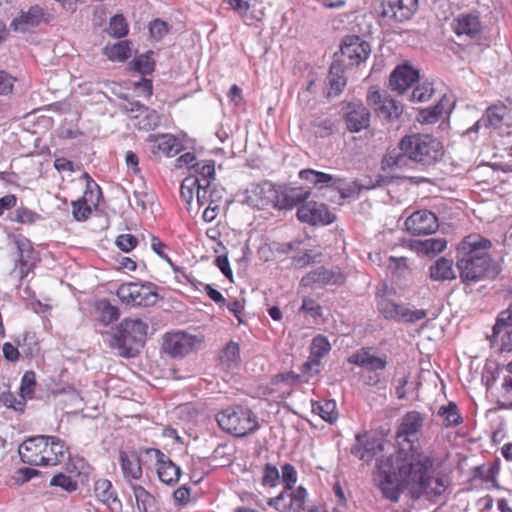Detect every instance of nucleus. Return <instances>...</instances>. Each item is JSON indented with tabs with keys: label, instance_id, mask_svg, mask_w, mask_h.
Instances as JSON below:
<instances>
[{
	"label": "nucleus",
	"instance_id": "obj_1",
	"mask_svg": "<svg viewBox=\"0 0 512 512\" xmlns=\"http://www.w3.org/2000/svg\"><path fill=\"white\" fill-rule=\"evenodd\" d=\"M410 471L408 489L414 499L425 498L433 503L445 502L448 494L449 481L445 476L432 475L434 461L423 453L410 455Z\"/></svg>",
	"mask_w": 512,
	"mask_h": 512
},
{
	"label": "nucleus",
	"instance_id": "obj_2",
	"mask_svg": "<svg viewBox=\"0 0 512 512\" xmlns=\"http://www.w3.org/2000/svg\"><path fill=\"white\" fill-rule=\"evenodd\" d=\"M490 247L491 242L478 234L468 235L458 244L456 266L464 283L484 278L491 265Z\"/></svg>",
	"mask_w": 512,
	"mask_h": 512
},
{
	"label": "nucleus",
	"instance_id": "obj_3",
	"mask_svg": "<svg viewBox=\"0 0 512 512\" xmlns=\"http://www.w3.org/2000/svg\"><path fill=\"white\" fill-rule=\"evenodd\" d=\"M410 455L401 448L395 455L382 457L377 461L376 481L382 495L393 502L399 500L401 495V482L408 487V475L410 471Z\"/></svg>",
	"mask_w": 512,
	"mask_h": 512
},
{
	"label": "nucleus",
	"instance_id": "obj_4",
	"mask_svg": "<svg viewBox=\"0 0 512 512\" xmlns=\"http://www.w3.org/2000/svg\"><path fill=\"white\" fill-rule=\"evenodd\" d=\"M23 463L32 466H55L68 454L65 442L57 436L37 435L27 438L18 448Z\"/></svg>",
	"mask_w": 512,
	"mask_h": 512
},
{
	"label": "nucleus",
	"instance_id": "obj_5",
	"mask_svg": "<svg viewBox=\"0 0 512 512\" xmlns=\"http://www.w3.org/2000/svg\"><path fill=\"white\" fill-rule=\"evenodd\" d=\"M148 325L138 318H125L113 333L110 346L118 350L119 355L132 357L145 341Z\"/></svg>",
	"mask_w": 512,
	"mask_h": 512
},
{
	"label": "nucleus",
	"instance_id": "obj_6",
	"mask_svg": "<svg viewBox=\"0 0 512 512\" xmlns=\"http://www.w3.org/2000/svg\"><path fill=\"white\" fill-rule=\"evenodd\" d=\"M401 149L411 160L430 166L441 160L444 150L441 142L428 134H413L401 139Z\"/></svg>",
	"mask_w": 512,
	"mask_h": 512
},
{
	"label": "nucleus",
	"instance_id": "obj_7",
	"mask_svg": "<svg viewBox=\"0 0 512 512\" xmlns=\"http://www.w3.org/2000/svg\"><path fill=\"white\" fill-rule=\"evenodd\" d=\"M340 52V58L335 61L352 69L367 61L371 54V45L358 35H346L341 41Z\"/></svg>",
	"mask_w": 512,
	"mask_h": 512
},
{
	"label": "nucleus",
	"instance_id": "obj_8",
	"mask_svg": "<svg viewBox=\"0 0 512 512\" xmlns=\"http://www.w3.org/2000/svg\"><path fill=\"white\" fill-rule=\"evenodd\" d=\"M116 295L122 303L133 306H152L158 301L155 286L149 282L124 283L118 287Z\"/></svg>",
	"mask_w": 512,
	"mask_h": 512
},
{
	"label": "nucleus",
	"instance_id": "obj_9",
	"mask_svg": "<svg viewBox=\"0 0 512 512\" xmlns=\"http://www.w3.org/2000/svg\"><path fill=\"white\" fill-rule=\"evenodd\" d=\"M423 424L424 416L418 411H410L403 416L396 433V441L399 446L397 451L405 448L407 453H421L415 448L414 443L418 440Z\"/></svg>",
	"mask_w": 512,
	"mask_h": 512
},
{
	"label": "nucleus",
	"instance_id": "obj_10",
	"mask_svg": "<svg viewBox=\"0 0 512 512\" xmlns=\"http://www.w3.org/2000/svg\"><path fill=\"white\" fill-rule=\"evenodd\" d=\"M258 427L256 416L247 408L237 406L232 411L226 409V432L237 437L245 436Z\"/></svg>",
	"mask_w": 512,
	"mask_h": 512
},
{
	"label": "nucleus",
	"instance_id": "obj_11",
	"mask_svg": "<svg viewBox=\"0 0 512 512\" xmlns=\"http://www.w3.org/2000/svg\"><path fill=\"white\" fill-rule=\"evenodd\" d=\"M276 188L277 186L270 181L253 183L245 190L243 198L239 201L257 209L274 207Z\"/></svg>",
	"mask_w": 512,
	"mask_h": 512
},
{
	"label": "nucleus",
	"instance_id": "obj_12",
	"mask_svg": "<svg viewBox=\"0 0 512 512\" xmlns=\"http://www.w3.org/2000/svg\"><path fill=\"white\" fill-rule=\"evenodd\" d=\"M308 493L303 486L295 490L283 489L276 497L267 500V504L278 512H304Z\"/></svg>",
	"mask_w": 512,
	"mask_h": 512
},
{
	"label": "nucleus",
	"instance_id": "obj_13",
	"mask_svg": "<svg viewBox=\"0 0 512 512\" xmlns=\"http://www.w3.org/2000/svg\"><path fill=\"white\" fill-rule=\"evenodd\" d=\"M200 344L201 339L197 336L179 331L165 335L163 349L172 357H183Z\"/></svg>",
	"mask_w": 512,
	"mask_h": 512
},
{
	"label": "nucleus",
	"instance_id": "obj_14",
	"mask_svg": "<svg viewBox=\"0 0 512 512\" xmlns=\"http://www.w3.org/2000/svg\"><path fill=\"white\" fill-rule=\"evenodd\" d=\"M145 452L150 458L155 459L157 475L162 483L173 486L179 482L181 468L173 463L165 453L157 448H148Z\"/></svg>",
	"mask_w": 512,
	"mask_h": 512
},
{
	"label": "nucleus",
	"instance_id": "obj_15",
	"mask_svg": "<svg viewBox=\"0 0 512 512\" xmlns=\"http://www.w3.org/2000/svg\"><path fill=\"white\" fill-rule=\"evenodd\" d=\"M193 174L189 177H195L199 180L200 190L197 191V209L206 203V200L212 196L211 184L215 177V167L212 161L198 162L193 165Z\"/></svg>",
	"mask_w": 512,
	"mask_h": 512
},
{
	"label": "nucleus",
	"instance_id": "obj_16",
	"mask_svg": "<svg viewBox=\"0 0 512 512\" xmlns=\"http://www.w3.org/2000/svg\"><path fill=\"white\" fill-rule=\"evenodd\" d=\"M405 227L413 235H428L439 227L437 216L429 210L413 212L406 220Z\"/></svg>",
	"mask_w": 512,
	"mask_h": 512
},
{
	"label": "nucleus",
	"instance_id": "obj_17",
	"mask_svg": "<svg viewBox=\"0 0 512 512\" xmlns=\"http://www.w3.org/2000/svg\"><path fill=\"white\" fill-rule=\"evenodd\" d=\"M296 215L299 221L311 225H328L335 219L334 214L329 211L325 204L317 202L300 206Z\"/></svg>",
	"mask_w": 512,
	"mask_h": 512
},
{
	"label": "nucleus",
	"instance_id": "obj_18",
	"mask_svg": "<svg viewBox=\"0 0 512 512\" xmlns=\"http://www.w3.org/2000/svg\"><path fill=\"white\" fill-rule=\"evenodd\" d=\"M383 16L397 22L409 19L417 9L418 0H382Z\"/></svg>",
	"mask_w": 512,
	"mask_h": 512
},
{
	"label": "nucleus",
	"instance_id": "obj_19",
	"mask_svg": "<svg viewBox=\"0 0 512 512\" xmlns=\"http://www.w3.org/2000/svg\"><path fill=\"white\" fill-rule=\"evenodd\" d=\"M482 22L477 13H462L454 19L453 30L457 36L477 39L482 31Z\"/></svg>",
	"mask_w": 512,
	"mask_h": 512
},
{
	"label": "nucleus",
	"instance_id": "obj_20",
	"mask_svg": "<svg viewBox=\"0 0 512 512\" xmlns=\"http://www.w3.org/2000/svg\"><path fill=\"white\" fill-rule=\"evenodd\" d=\"M310 193L301 188H284L277 186L276 199L274 207L278 210H291L295 206L303 203L309 197Z\"/></svg>",
	"mask_w": 512,
	"mask_h": 512
},
{
	"label": "nucleus",
	"instance_id": "obj_21",
	"mask_svg": "<svg viewBox=\"0 0 512 512\" xmlns=\"http://www.w3.org/2000/svg\"><path fill=\"white\" fill-rule=\"evenodd\" d=\"M95 498L109 508L112 512L122 508V502L119 499L116 490L110 480L99 478L95 480L93 486Z\"/></svg>",
	"mask_w": 512,
	"mask_h": 512
},
{
	"label": "nucleus",
	"instance_id": "obj_22",
	"mask_svg": "<svg viewBox=\"0 0 512 512\" xmlns=\"http://www.w3.org/2000/svg\"><path fill=\"white\" fill-rule=\"evenodd\" d=\"M345 122L350 132L357 133L370 125V112L361 103H350L347 106Z\"/></svg>",
	"mask_w": 512,
	"mask_h": 512
},
{
	"label": "nucleus",
	"instance_id": "obj_23",
	"mask_svg": "<svg viewBox=\"0 0 512 512\" xmlns=\"http://www.w3.org/2000/svg\"><path fill=\"white\" fill-rule=\"evenodd\" d=\"M418 79V70L414 69L410 65L404 64L402 66H398L392 72L389 82L392 90L398 92L399 94H402L407 89H409L416 81H418Z\"/></svg>",
	"mask_w": 512,
	"mask_h": 512
},
{
	"label": "nucleus",
	"instance_id": "obj_24",
	"mask_svg": "<svg viewBox=\"0 0 512 512\" xmlns=\"http://www.w3.org/2000/svg\"><path fill=\"white\" fill-rule=\"evenodd\" d=\"M344 281V277L340 272L318 267L317 269L305 275L301 283L303 286L311 287L317 285L319 287L325 285H338Z\"/></svg>",
	"mask_w": 512,
	"mask_h": 512
},
{
	"label": "nucleus",
	"instance_id": "obj_25",
	"mask_svg": "<svg viewBox=\"0 0 512 512\" xmlns=\"http://www.w3.org/2000/svg\"><path fill=\"white\" fill-rule=\"evenodd\" d=\"M44 10L39 5L31 6L27 11H22L14 18L10 27L15 32L25 33L31 28L37 27L44 20Z\"/></svg>",
	"mask_w": 512,
	"mask_h": 512
},
{
	"label": "nucleus",
	"instance_id": "obj_26",
	"mask_svg": "<svg viewBox=\"0 0 512 512\" xmlns=\"http://www.w3.org/2000/svg\"><path fill=\"white\" fill-rule=\"evenodd\" d=\"M349 363L370 371L384 370L387 366L386 356L379 357L372 353L371 348H361L348 358Z\"/></svg>",
	"mask_w": 512,
	"mask_h": 512
},
{
	"label": "nucleus",
	"instance_id": "obj_27",
	"mask_svg": "<svg viewBox=\"0 0 512 512\" xmlns=\"http://www.w3.org/2000/svg\"><path fill=\"white\" fill-rule=\"evenodd\" d=\"M330 349V342L325 336H316L311 343L310 356L302 365V372L306 373L314 370L317 373L321 359L330 351Z\"/></svg>",
	"mask_w": 512,
	"mask_h": 512
},
{
	"label": "nucleus",
	"instance_id": "obj_28",
	"mask_svg": "<svg viewBox=\"0 0 512 512\" xmlns=\"http://www.w3.org/2000/svg\"><path fill=\"white\" fill-rule=\"evenodd\" d=\"M382 450L383 444L381 441L376 439L367 440L366 435L357 434L356 444L352 447L351 453L360 460L369 463Z\"/></svg>",
	"mask_w": 512,
	"mask_h": 512
},
{
	"label": "nucleus",
	"instance_id": "obj_29",
	"mask_svg": "<svg viewBox=\"0 0 512 512\" xmlns=\"http://www.w3.org/2000/svg\"><path fill=\"white\" fill-rule=\"evenodd\" d=\"M16 244L19 254V272L21 277L24 278L33 269L39 258L37 252L34 250L31 242L28 239H19L17 240Z\"/></svg>",
	"mask_w": 512,
	"mask_h": 512
},
{
	"label": "nucleus",
	"instance_id": "obj_30",
	"mask_svg": "<svg viewBox=\"0 0 512 512\" xmlns=\"http://www.w3.org/2000/svg\"><path fill=\"white\" fill-rule=\"evenodd\" d=\"M507 108L504 105H494L487 108L483 116L470 128L467 133L477 132L481 127L498 128L507 116Z\"/></svg>",
	"mask_w": 512,
	"mask_h": 512
},
{
	"label": "nucleus",
	"instance_id": "obj_31",
	"mask_svg": "<svg viewBox=\"0 0 512 512\" xmlns=\"http://www.w3.org/2000/svg\"><path fill=\"white\" fill-rule=\"evenodd\" d=\"M148 141L152 143L154 153H162L168 157L175 156L182 149V145L178 139L171 134H151L148 137Z\"/></svg>",
	"mask_w": 512,
	"mask_h": 512
},
{
	"label": "nucleus",
	"instance_id": "obj_32",
	"mask_svg": "<svg viewBox=\"0 0 512 512\" xmlns=\"http://www.w3.org/2000/svg\"><path fill=\"white\" fill-rule=\"evenodd\" d=\"M350 70V68H346L340 62L334 61L329 70V74L327 77L328 80V96L334 97L337 96L343 88L346 86L347 77L346 73Z\"/></svg>",
	"mask_w": 512,
	"mask_h": 512
},
{
	"label": "nucleus",
	"instance_id": "obj_33",
	"mask_svg": "<svg viewBox=\"0 0 512 512\" xmlns=\"http://www.w3.org/2000/svg\"><path fill=\"white\" fill-rule=\"evenodd\" d=\"M119 461L127 484L129 486L130 484H136L134 481L141 479L143 475L140 459L137 456H130L126 452H121Z\"/></svg>",
	"mask_w": 512,
	"mask_h": 512
},
{
	"label": "nucleus",
	"instance_id": "obj_34",
	"mask_svg": "<svg viewBox=\"0 0 512 512\" xmlns=\"http://www.w3.org/2000/svg\"><path fill=\"white\" fill-rule=\"evenodd\" d=\"M206 235L208 238V247L217 254L215 263L222 274H224V254H220L221 250L224 248L222 242V229L219 224L214 227H210L206 231Z\"/></svg>",
	"mask_w": 512,
	"mask_h": 512
},
{
	"label": "nucleus",
	"instance_id": "obj_35",
	"mask_svg": "<svg viewBox=\"0 0 512 512\" xmlns=\"http://www.w3.org/2000/svg\"><path fill=\"white\" fill-rule=\"evenodd\" d=\"M430 278L434 281H447L456 278L453 261L441 257L430 266Z\"/></svg>",
	"mask_w": 512,
	"mask_h": 512
},
{
	"label": "nucleus",
	"instance_id": "obj_36",
	"mask_svg": "<svg viewBox=\"0 0 512 512\" xmlns=\"http://www.w3.org/2000/svg\"><path fill=\"white\" fill-rule=\"evenodd\" d=\"M136 506L139 512H153L156 504L155 497L139 484H130Z\"/></svg>",
	"mask_w": 512,
	"mask_h": 512
},
{
	"label": "nucleus",
	"instance_id": "obj_37",
	"mask_svg": "<svg viewBox=\"0 0 512 512\" xmlns=\"http://www.w3.org/2000/svg\"><path fill=\"white\" fill-rule=\"evenodd\" d=\"M97 320L104 326H108L119 317V309L107 299H100L95 306Z\"/></svg>",
	"mask_w": 512,
	"mask_h": 512
},
{
	"label": "nucleus",
	"instance_id": "obj_38",
	"mask_svg": "<svg viewBox=\"0 0 512 512\" xmlns=\"http://www.w3.org/2000/svg\"><path fill=\"white\" fill-rule=\"evenodd\" d=\"M411 158L401 149V142L399 143L398 148H393L389 150L383 159V165L386 168H399L405 169L410 166Z\"/></svg>",
	"mask_w": 512,
	"mask_h": 512
},
{
	"label": "nucleus",
	"instance_id": "obj_39",
	"mask_svg": "<svg viewBox=\"0 0 512 512\" xmlns=\"http://www.w3.org/2000/svg\"><path fill=\"white\" fill-rule=\"evenodd\" d=\"M447 246L445 238H428L424 240H417L413 243V248L425 255H436L441 253Z\"/></svg>",
	"mask_w": 512,
	"mask_h": 512
},
{
	"label": "nucleus",
	"instance_id": "obj_40",
	"mask_svg": "<svg viewBox=\"0 0 512 512\" xmlns=\"http://www.w3.org/2000/svg\"><path fill=\"white\" fill-rule=\"evenodd\" d=\"M512 332V303L497 317L492 328V338L496 339L501 333L509 335Z\"/></svg>",
	"mask_w": 512,
	"mask_h": 512
},
{
	"label": "nucleus",
	"instance_id": "obj_41",
	"mask_svg": "<svg viewBox=\"0 0 512 512\" xmlns=\"http://www.w3.org/2000/svg\"><path fill=\"white\" fill-rule=\"evenodd\" d=\"M437 415L443 418V425L445 427H454L462 422L461 414L454 402L441 406L438 409Z\"/></svg>",
	"mask_w": 512,
	"mask_h": 512
},
{
	"label": "nucleus",
	"instance_id": "obj_42",
	"mask_svg": "<svg viewBox=\"0 0 512 512\" xmlns=\"http://www.w3.org/2000/svg\"><path fill=\"white\" fill-rule=\"evenodd\" d=\"M312 411L330 424L335 422L338 417L336 411V402L334 400L315 402L312 404Z\"/></svg>",
	"mask_w": 512,
	"mask_h": 512
},
{
	"label": "nucleus",
	"instance_id": "obj_43",
	"mask_svg": "<svg viewBox=\"0 0 512 512\" xmlns=\"http://www.w3.org/2000/svg\"><path fill=\"white\" fill-rule=\"evenodd\" d=\"M200 190L199 180L195 177H185L181 183L180 196L182 200L187 204V210H192V200L194 194L197 195V191Z\"/></svg>",
	"mask_w": 512,
	"mask_h": 512
},
{
	"label": "nucleus",
	"instance_id": "obj_44",
	"mask_svg": "<svg viewBox=\"0 0 512 512\" xmlns=\"http://www.w3.org/2000/svg\"><path fill=\"white\" fill-rule=\"evenodd\" d=\"M131 111H139L140 115H144L143 118L138 122V125L142 129L151 130L159 124L158 114L155 111L149 110L139 102L132 104Z\"/></svg>",
	"mask_w": 512,
	"mask_h": 512
},
{
	"label": "nucleus",
	"instance_id": "obj_45",
	"mask_svg": "<svg viewBox=\"0 0 512 512\" xmlns=\"http://www.w3.org/2000/svg\"><path fill=\"white\" fill-rule=\"evenodd\" d=\"M375 110L377 111L379 116L388 120H392L401 115L402 106L398 101L394 99L384 98L382 104L375 107Z\"/></svg>",
	"mask_w": 512,
	"mask_h": 512
},
{
	"label": "nucleus",
	"instance_id": "obj_46",
	"mask_svg": "<svg viewBox=\"0 0 512 512\" xmlns=\"http://www.w3.org/2000/svg\"><path fill=\"white\" fill-rule=\"evenodd\" d=\"M378 310L385 319L400 321L403 305L397 304L388 299H381L378 303Z\"/></svg>",
	"mask_w": 512,
	"mask_h": 512
},
{
	"label": "nucleus",
	"instance_id": "obj_47",
	"mask_svg": "<svg viewBox=\"0 0 512 512\" xmlns=\"http://www.w3.org/2000/svg\"><path fill=\"white\" fill-rule=\"evenodd\" d=\"M106 56L112 61H125L130 56V47L127 42L121 41L105 48Z\"/></svg>",
	"mask_w": 512,
	"mask_h": 512
},
{
	"label": "nucleus",
	"instance_id": "obj_48",
	"mask_svg": "<svg viewBox=\"0 0 512 512\" xmlns=\"http://www.w3.org/2000/svg\"><path fill=\"white\" fill-rule=\"evenodd\" d=\"M130 65L132 70L142 75H148L154 71L155 63L149 54H141L135 57Z\"/></svg>",
	"mask_w": 512,
	"mask_h": 512
},
{
	"label": "nucleus",
	"instance_id": "obj_49",
	"mask_svg": "<svg viewBox=\"0 0 512 512\" xmlns=\"http://www.w3.org/2000/svg\"><path fill=\"white\" fill-rule=\"evenodd\" d=\"M241 363L239 344L233 341L226 344V370L239 369Z\"/></svg>",
	"mask_w": 512,
	"mask_h": 512
},
{
	"label": "nucleus",
	"instance_id": "obj_50",
	"mask_svg": "<svg viewBox=\"0 0 512 512\" xmlns=\"http://www.w3.org/2000/svg\"><path fill=\"white\" fill-rule=\"evenodd\" d=\"M128 33V24L121 14L114 15L109 22V34L115 38H122Z\"/></svg>",
	"mask_w": 512,
	"mask_h": 512
},
{
	"label": "nucleus",
	"instance_id": "obj_51",
	"mask_svg": "<svg viewBox=\"0 0 512 512\" xmlns=\"http://www.w3.org/2000/svg\"><path fill=\"white\" fill-rule=\"evenodd\" d=\"M10 219L13 222L30 225L39 220L40 215L28 208L20 207L13 212Z\"/></svg>",
	"mask_w": 512,
	"mask_h": 512
},
{
	"label": "nucleus",
	"instance_id": "obj_52",
	"mask_svg": "<svg viewBox=\"0 0 512 512\" xmlns=\"http://www.w3.org/2000/svg\"><path fill=\"white\" fill-rule=\"evenodd\" d=\"M443 113V105L439 102L436 105L423 109L419 113V120L422 123H436Z\"/></svg>",
	"mask_w": 512,
	"mask_h": 512
},
{
	"label": "nucleus",
	"instance_id": "obj_53",
	"mask_svg": "<svg viewBox=\"0 0 512 512\" xmlns=\"http://www.w3.org/2000/svg\"><path fill=\"white\" fill-rule=\"evenodd\" d=\"M50 485L60 487L67 492H74L78 488L77 482L63 473L54 475L50 480Z\"/></svg>",
	"mask_w": 512,
	"mask_h": 512
},
{
	"label": "nucleus",
	"instance_id": "obj_54",
	"mask_svg": "<svg viewBox=\"0 0 512 512\" xmlns=\"http://www.w3.org/2000/svg\"><path fill=\"white\" fill-rule=\"evenodd\" d=\"M191 284L194 286L196 290L199 292L205 293L211 300H213L215 303H222L224 302V298L220 291L215 289L212 285L203 283L200 281H192Z\"/></svg>",
	"mask_w": 512,
	"mask_h": 512
},
{
	"label": "nucleus",
	"instance_id": "obj_55",
	"mask_svg": "<svg viewBox=\"0 0 512 512\" xmlns=\"http://www.w3.org/2000/svg\"><path fill=\"white\" fill-rule=\"evenodd\" d=\"M36 385L35 373L27 371L21 379L20 392L22 398H32Z\"/></svg>",
	"mask_w": 512,
	"mask_h": 512
},
{
	"label": "nucleus",
	"instance_id": "obj_56",
	"mask_svg": "<svg viewBox=\"0 0 512 512\" xmlns=\"http://www.w3.org/2000/svg\"><path fill=\"white\" fill-rule=\"evenodd\" d=\"M299 312L307 314L314 320H317L322 316V307L315 300L311 298H304L302 305L299 308Z\"/></svg>",
	"mask_w": 512,
	"mask_h": 512
},
{
	"label": "nucleus",
	"instance_id": "obj_57",
	"mask_svg": "<svg viewBox=\"0 0 512 512\" xmlns=\"http://www.w3.org/2000/svg\"><path fill=\"white\" fill-rule=\"evenodd\" d=\"M280 474L276 466L266 463L263 468L262 484L275 487L279 483Z\"/></svg>",
	"mask_w": 512,
	"mask_h": 512
},
{
	"label": "nucleus",
	"instance_id": "obj_58",
	"mask_svg": "<svg viewBox=\"0 0 512 512\" xmlns=\"http://www.w3.org/2000/svg\"><path fill=\"white\" fill-rule=\"evenodd\" d=\"M408 259L406 257H389V268L398 277L405 278L409 273Z\"/></svg>",
	"mask_w": 512,
	"mask_h": 512
},
{
	"label": "nucleus",
	"instance_id": "obj_59",
	"mask_svg": "<svg viewBox=\"0 0 512 512\" xmlns=\"http://www.w3.org/2000/svg\"><path fill=\"white\" fill-rule=\"evenodd\" d=\"M434 92V89L432 87L431 83H423L420 86H417L412 91V101L413 102H425L428 101L432 94Z\"/></svg>",
	"mask_w": 512,
	"mask_h": 512
},
{
	"label": "nucleus",
	"instance_id": "obj_60",
	"mask_svg": "<svg viewBox=\"0 0 512 512\" xmlns=\"http://www.w3.org/2000/svg\"><path fill=\"white\" fill-rule=\"evenodd\" d=\"M282 480L285 484L284 489L295 490V483L297 482V473L293 465L286 463L281 467Z\"/></svg>",
	"mask_w": 512,
	"mask_h": 512
},
{
	"label": "nucleus",
	"instance_id": "obj_61",
	"mask_svg": "<svg viewBox=\"0 0 512 512\" xmlns=\"http://www.w3.org/2000/svg\"><path fill=\"white\" fill-rule=\"evenodd\" d=\"M72 213L76 220L83 221L88 218L91 213V208L85 199H79L72 202Z\"/></svg>",
	"mask_w": 512,
	"mask_h": 512
},
{
	"label": "nucleus",
	"instance_id": "obj_62",
	"mask_svg": "<svg viewBox=\"0 0 512 512\" xmlns=\"http://www.w3.org/2000/svg\"><path fill=\"white\" fill-rule=\"evenodd\" d=\"M133 198L136 206L139 207L141 211H146L148 206L153 204L155 196L148 191H134Z\"/></svg>",
	"mask_w": 512,
	"mask_h": 512
},
{
	"label": "nucleus",
	"instance_id": "obj_63",
	"mask_svg": "<svg viewBox=\"0 0 512 512\" xmlns=\"http://www.w3.org/2000/svg\"><path fill=\"white\" fill-rule=\"evenodd\" d=\"M116 246L123 252H130L137 244L138 239L131 234H121L116 239Z\"/></svg>",
	"mask_w": 512,
	"mask_h": 512
},
{
	"label": "nucleus",
	"instance_id": "obj_64",
	"mask_svg": "<svg viewBox=\"0 0 512 512\" xmlns=\"http://www.w3.org/2000/svg\"><path fill=\"white\" fill-rule=\"evenodd\" d=\"M400 321H404L407 323H415L424 319L427 316V311L424 309H415L410 310L409 308L403 306V310L401 313Z\"/></svg>",
	"mask_w": 512,
	"mask_h": 512
}]
</instances>
